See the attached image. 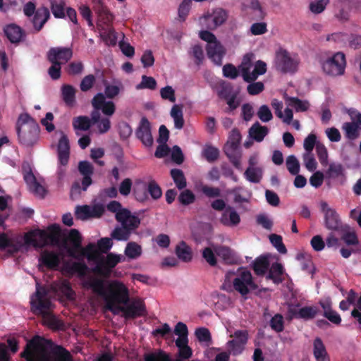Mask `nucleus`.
Wrapping results in <instances>:
<instances>
[{
	"instance_id": "obj_1",
	"label": "nucleus",
	"mask_w": 361,
	"mask_h": 361,
	"mask_svg": "<svg viewBox=\"0 0 361 361\" xmlns=\"http://www.w3.org/2000/svg\"><path fill=\"white\" fill-rule=\"evenodd\" d=\"M83 286L99 296L103 297L109 309L112 310L115 303L127 304L129 300V292L121 282L114 281L106 288L105 281L102 279L90 276L83 283Z\"/></svg>"
},
{
	"instance_id": "obj_2",
	"label": "nucleus",
	"mask_w": 361,
	"mask_h": 361,
	"mask_svg": "<svg viewBox=\"0 0 361 361\" xmlns=\"http://www.w3.org/2000/svg\"><path fill=\"white\" fill-rule=\"evenodd\" d=\"M47 295V290L37 285L35 293L30 298V309L34 314L42 316L46 324L56 328L59 322L51 312L53 305Z\"/></svg>"
},
{
	"instance_id": "obj_3",
	"label": "nucleus",
	"mask_w": 361,
	"mask_h": 361,
	"mask_svg": "<svg viewBox=\"0 0 361 361\" xmlns=\"http://www.w3.org/2000/svg\"><path fill=\"white\" fill-rule=\"evenodd\" d=\"M19 143L25 147L33 146L38 140L39 126L27 113L20 114L16 124Z\"/></svg>"
},
{
	"instance_id": "obj_4",
	"label": "nucleus",
	"mask_w": 361,
	"mask_h": 361,
	"mask_svg": "<svg viewBox=\"0 0 361 361\" xmlns=\"http://www.w3.org/2000/svg\"><path fill=\"white\" fill-rule=\"evenodd\" d=\"M60 234V226L54 224L48 226L47 231L38 229L25 233L24 240L27 245L42 247L49 243L56 244L59 242Z\"/></svg>"
},
{
	"instance_id": "obj_5",
	"label": "nucleus",
	"mask_w": 361,
	"mask_h": 361,
	"mask_svg": "<svg viewBox=\"0 0 361 361\" xmlns=\"http://www.w3.org/2000/svg\"><path fill=\"white\" fill-rule=\"evenodd\" d=\"M93 10L97 15V27L102 33L111 37L114 33V29L112 27L114 20L113 14L109 11L104 4L102 0H92Z\"/></svg>"
},
{
	"instance_id": "obj_6",
	"label": "nucleus",
	"mask_w": 361,
	"mask_h": 361,
	"mask_svg": "<svg viewBox=\"0 0 361 361\" xmlns=\"http://www.w3.org/2000/svg\"><path fill=\"white\" fill-rule=\"evenodd\" d=\"M240 272L237 277L233 281L234 289L245 296L247 295L250 290H255L258 288V286L254 282L252 274L250 271L240 269Z\"/></svg>"
},
{
	"instance_id": "obj_7",
	"label": "nucleus",
	"mask_w": 361,
	"mask_h": 361,
	"mask_svg": "<svg viewBox=\"0 0 361 361\" xmlns=\"http://www.w3.org/2000/svg\"><path fill=\"white\" fill-rule=\"evenodd\" d=\"M345 65V54L337 52L323 62L322 69L329 75L338 76L344 73Z\"/></svg>"
},
{
	"instance_id": "obj_8",
	"label": "nucleus",
	"mask_w": 361,
	"mask_h": 361,
	"mask_svg": "<svg viewBox=\"0 0 361 361\" xmlns=\"http://www.w3.org/2000/svg\"><path fill=\"white\" fill-rule=\"evenodd\" d=\"M320 208L324 216L325 227L329 230H338L341 225V221L337 212L324 201L320 203Z\"/></svg>"
},
{
	"instance_id": "obj_9",
	"label": "nucleus",
	"mask_w": 361,
	"mask_h": 361,
	"mask_svg": "<svg viewBox=\"0 0 361 361\" xmlns=\"http://www.w3.org/2000/svg\"><path fill=\"white\" fill-rule=\"evenodd\" d=\"M72 56V49L64 47H51L47 54V59L49 61L59 63L61 66L68 63Z\"/></svg>"
},
{
	"instance_id": "obj_10",
	"label": "nucleus",
	"mask_w": 361,
	"mask_h": 361,
	"mask_svg": "<svg viewBox=\"0 0 361 361\" xmlns=\"http://www.w3.org/2000/svg\"><path fill=\"white\" fill-rule=\"evenodd\" d=\"M104 212V207L100 204H94L92 207L89 205L77 206L75 208V216L80 220L99 218Z\"/></svg>"
},
{
	"instance_id": "obj_11",
	"label": "nucleus",
	"mask_w": 361,
	"mask_h": 361,
	"mask_svg": "<svg viewBox=\"0 0 361 361\" xmlns=\"http://www.w3.org/2000/svg\"><path fill=\"white\" fill-rule=\"evenodd\" d=\"M278 68L283 73H295L297 71L298 62L292 58L286 50H281L276 55Z\"/></svg>"
},
{
	"instance_id": "obj_12",
	"label": "nucleus",
	"mask_w": 361,
	"mask_h": 361,
	"mask_svg": "<svg viewBox=\"0 0 361 361\" xmlns=\"http://www.w3.org/2000/svg\"><path fill=\"white\" fill-rule=\"evenodd\" d=\"M61 263L60 255L54 252L44 250L39 257V269L42 271L45 267L49 270H57Z\"/></svg>"
},
{
	"instance_id": "obj_13",
	"label": "nucleus",
	"mask_w": 361,
	"mask_h": 361,
	"mask_svg": "<svg viewBox=\"0 0 361 361\" xmlns=\"http://www.w3.org/2000/svg\"><path fill=\"white\" fill-rule=\"evenodd\" d=\"M135 135L143 145L147 147L152 146L154 140L151 133V126L146 117L141 118L139 126L136 129Z\"/></svg>"
},
{
	"instance_id": "obj_14",
	"label": "nucleus",
	"mask_w": 361,
	"mask_h": 361,
	"mask_svg": "<svg viewBox=\"0 0 361 361\" xmlns=\"http://www.w3.org/2000/svg\"><path fill=\"white\" fill-rule=\"evenodd\" d=\"M121 262V256L114 253L107 255L106 259L97 264L93 269L97 273L104 277H109L111 271Z\"/></svg>"
},
{
	"instance_id": "obj_15",
	"label": "nucleus",
	"mask_w": 361,
	"mask_h": 361,
	"mask_svg": "<svg viewBox=\"0 0 361 361\" xmlns=\"http://www.w3.org/2000/svg\"><path fill=\"white\" fill-rule=\"evenodd\" d=\"M39 361H73L68 350L61 345L52 348L49 354H43Z\"/></svg>"
},
{
	"instance_id": "obj_16",
	"label": "nucleus",
	"mask_w": 361,
	"mask_h": 361,
	"mask_svg": "<svg viewBox=\"0 0 361 361\" xmlns=\"http://www.w3.org/2000/svg\"><path fill=\"white\" fill-rule=\"evenodd\" d=\"M207 54L216 65L221 66L222 59L226 54V49L218 40L211 44H207Z\"/></svg>"
},
{
	"instance_id": "obj_17",
	"label": "nucleus",
	"mask_w": 361,
	"mask_h": 361,
	"mask_svg": "<svg viewBox=\"0 0 361 361\" xmlns=\"http://www.w3.org/2000/svg\"><path fill=\"white\" fill-rule=\"evenodd\" d=\"M57 153L59 163L62 166H67L70 158V144L65 134H63L59 140Z\"/></svg>"
},
{
	"instance_id": "obj_18",
	"label": "nucleus",
	"mask_w": 361,
	"mask_h": 361,
	"mask_svg": "<svg viewBox=\"0 0 361 361\" xmlns=\"http://www.w3.org/2000/svg\"><path fill=\"white\" fill-rule=\"evenodd\" d=\"M219 221L226 226L234 227L240 222V216L235 209L228 205L221 214Z\"/></svg>"
},
{
	"instance_id": "obj_19",
	"label": "nucleus",
	"mask_w": 361,
	"mask_h": 361,
	"mask_svg": "<svg viewBox=\"0 0 361 361\" xmlns=\"http://www.w3.org/2000/svg\"><path fill=\"white\" fill-rule=\"evenodd\" d=\"M120 310L123 312L126 318L131 319L142 316L146 312L145 304L140 300L133 302L126 307H121Z\"/></svg>"
},
{
	"instance_id": "obj_20",
	"label": "nucleus",
	"mask_w": 361,
	"mask_h": 361,
	"mask_svg": "<svg viewBox=\"0 0 361 361\" xmlns=\"http://www.w3.org/2000/svg\"><path fill=\"white\" fill-rule=\"evenodd\" d=\"M49 18L50 12L47 7L42 6L38 8L35 13L33 15L32 20L35 30L37 32H39Z\"/></svg>"
},
{
	"instance_id": "obj_21",
	"label": "nucleus",
	"mask_w": 361,
	"mask_h": 361,
	"mask_svg": "<svg viewBox=\"0 0 361 361\" xmlns=\"http://www.w3.org/2000/svg\"><path fill=\"white\" fill-rule=\"evenodd\" d=\"M43 341L40 336H35L27 343L25 349L21 353V356L28 360L32 357L34 352L43 350L44 348Z\"/></svg>"
},
{
	"instance_id": "obj_22",
	"label": "nucleus",
	"mask_w": 361,
	"mask_h": 361,
	"mask_svg": "<svg viewBox=\"0 0 361 361\" xmlns=\"http://www.w3.org/2000/svg\"><path fill=\"white\" fill-rule=\"evenodd\" d=\"M90 116H92L93 125H97L99 133L104 134L110 130L111 123L109 117L102 118L100 111H92Z\"/></svg>"
},
{
	"instance_id": "obj_23",
	"label": "nucleus",
	"mask_w": 361,
	"mask_h": 361,
	"mask_svg": "<svg viewBox=\"0 0 361 361\" xmlns=\"http://www.w3.org/2000/svg\"><path fill=\"white\" fill-rule=\"evenodd\" d=\"M214 252L217 256L221 257L227 264H234L238 262V257L234 252L226 246H217L214 248Z\"/></svg>"
},
{
	"instance_id": "obj_24",
	"label": "nucleus",
	"mask_w": 361,
	"mask_h": 361,
	"mask_svg": "<svg viewBox=\"0 0 361 361\" xmlns=\"http://www.w3.org/2000/svg\"><path fill=\"white\" fill-rule=\"evenodd\" d=\"M4 32L11 43H18L25 35L23 30L15 24H10L4 28Z\"/></svg>"
},
{
	"instance_id": "obj_25",
	"label": "nucleus",
	"mask_w": 361,
	"mask_h": 361,
	"mask_svg": "<svg viewBox=\"0 0 361 361\" xmlns=\"http://www.w3.org/2000/svg\"><path fill=\"white\" fill-rule=\"evenodd\" d=\"M283 274L284 269L283 265L281 263L274 262L269 270L267 279L271 280L276 284H279L284 280L283 277Z\"/></svg>"
},
{
	"instance_id": "obj_26",
	"label": "nucleus",
	"mask_w": 361,
	"mask_h": 361,
	"mask_svg": "<svg viewBox=\"0 0 361 361\" xmlns=\"http://www.w3.org/2000/svg\"><path fill=\"white\" fill-rule=\"evenodd\" d=\"M61 97L66 106L73 107L75 104L76 90L68 84L63 85L61 88Z\"/></svg>"
},
{
	"instance_id": "obj_27",
	"label": "nucleus",
	"mask_w": 361,
	"mask_h": 361,
	"mask_svg": "<svg viewBox=\"0 0 361 361\" xmlns=\"http://www.w3.org/2000/svg\"><path fill=\"white\" fill-rule=\"evenodd\" d=\"M313 353L317 361H330L326 348L319 337L316 338L313 343Z\"/></svg>"
},
{
	"instance_id": "obj_28",
	"label": "nucleus",
	"mask_w": 361,
	"mask_h": 361,
	"mask_svg": "<svg viewBox=\"0 0 361 361\" xmlns=\"http://www.w3.org/2000/svg\"><path fill=\"white\" fill-rule=\"evenodd\" d=\"M268 133V128L261 126L258 121L255 122L249 129L250 137L257 142H262Z\"/></svg>"
},
{
	"instance_id": "obj_29",
	"label": "nucleus",
	"mask_w": 361,
	"mask_h": 361,
	"mask_svg": "<svg viewBox=\"0 0 361 361\" xmlns=\"http://www.w3.org/2000/svg\"><path fill=\"white\" fill-rule=\"evenodd\" d=\"M176 254L178 259L184 262L192 260V252L190 246L184 241H181L176 247Z\"/></svg>"
},
{
	"instance_id": "obj_30",
	"label": "nucleus",
	"mask_w": 361,
	"mask_h": 361,
	"mask_svg": "<svg viewBox=\"0 0 361 361\" xmlns=\"http://www.w3.org/2000/svg\"><path fill=\"white\" fill-rule=\"evenodd\" d=\"M269 267V261L267 257L261 255L255 259L252 263V269L257 276H263Z\"/></svg>"
},
{
	"instance_id": "obj_31",
	"label": "nucleus",
	"mask_w": 361,
	"mask_h": 361,
	"mask_svg": "<svg viewBox=\"0 0 361 361\" xmlns=\"http://www.w3.org/2000/svg\"><path fill=\"white\" fill-rule=\"evenodd\" d=\"M345 137L348 140H355L360 135L361 126L352 122H346L343 125Z\"/></svg>"
},
{
	"instance_id": "obj_32",
	"label": "nucleus",
	"mask_w": 361,
	"mask_h": 361,
	"mask_svg": "<svg viewBox=\"0 0 361 361\" xmlns=\"http://www.w3.org/2000/svg\"><path fill=\"white\" fill-rule=\"evenodd\" d=\"M92 125V116H91L90 118L87 116H79L75 117L73 120V126L75 130L86 131L88 130Z\"/></svg>"
},
{
	"instance_id": "obj_33",
	"label": "nucleus",
	"mask_w": 361,
	"mask_h": 361,
	"mask_svg": "<svg viewBox=\"0 0 361 361\" xmlns=\"http://www.w3.org/2000/svg\"><path fill=\"white\" fill-rule=\"evenodd\" d=\"M245 11L247 14H251L252 13H255V16L250 18L252 20H262L265 16V13H264L258 0H251L249 6H247Z\"/></svg>"
},
{
	"instance_id": "obj_34",
	"label": "nucleus",
	"mask_w": 361,
	"mask_h": 361,
	"mask_svg": "<svg viewBox=\"0 0 361 361\" xmlns=\"http://www.w3.org/2000/svg\"><path fill=\"white\" fill-rule=\"evenodd\" d=\"M20 246L13 243V240L10 239L5 233L0 234V250H6L11 255L18 252Z\"/></svg>"
},
{
	"instance_id": "obj_35",
	"label": "nucleus",
	"mask_w": 361,
	"mask_h": 361,
	"mask_svg": "<svg viewBox=\"0 0 361 361\" xmlns=\"http://www.w3.org/2000/svg\"><path fill=\"white\" fill-rule=\"evenodd\" d=\"M52 14L56 18H63L65 13V1L64 0H49Z\"/></svg>"
},
{
	"instance_id": "obj_36",
	"label": "nucleus",
	"mask_w": 361,
	"mask_h": 361,
	"mask_svg": "<svg viewBox=\"0 0 361 361\" xmlns=\"http://www.w3.org/2000/svg\"><path fill=\"white\" fill-rule=\"evenodd\" d=\"M263 170L260 167H248L245 173V178L250 182L258 183L262 178Z\"/></svg>"
},
{
	"instance_id": "obj_37",
	"label": "nucleus",
	"mask_w": 361,
	"mask_h": 361,
	"mask_svg": "<svg viewBox=\"0 0 361 361\" xmlns=\"http://www.w3.org/2000/svg\"><path fill=\"white\" fill-rule=\"evenodd\" d=\"M171 116L173 118L175 128L182 129L185 123L182 106L178 104L173 105L171 110Z\"/></svg>"
},
{
	"instance_id": "obj_38",
	"label": "nucleus",
	"mask_w": 361,
	"mask_h": 361,
	"mask_svg": "<svg viewBox=\"0 0 361 361\" xmlns=\"http://www.w3.org/2000/svg\"><path fill=\"white\" fill-rule=\"evenodd\" d=\"M56 291L69 300L75 299V293L71 288L70 283L66 280H63L56 286Z\"/></svg>"
},
{
	"instance_id": "obj_39",
	"label": "nucleus",
	"mask_w": 361,
	"mask_h": 361,
	"mask_svg": "<svg viewBox=\"0 0 361 361\" xmlns=\"http://www.w3.org/2000/svg\"><path fill=\"white\" fill-rule=\"evenodd\" d=\"M214 27H217L223 25L228 18V12L221 8L214 9L211 15Z\"/></svg>"
},
{
	"instance_id": "obj_40",
	"label": "nucleus",
	"mask_w": 361,
	"mask_h": 361,
	"mask_svg": "<svg viewBox=\"0 0 361 361\" xmlns=\"http://www.w3.org/2000/svg\"><path fill=\"white\" fill-rule=\"evenodd\" d=\"M170 174L178 190H183L186 187V178L182 170L173 169L171 170Z\"/></svg>"
},
{
	"instance_id": "obj_41",
	"label": "nucleus",
	"mask_w": 361,
	"mask_h": 361,
	"mask_svg": "<svg viewBox=\"0 0 361 361\" xmlns=\"http://www.w3.org/2000/svg\"><path fill=\"white\" fill-rule=\"evenodd\" d=\"M326 175L329 178H337L344 175V168L341 163L332 162L329 165Z\"/></svg>"
},
{
	"instance_id": "obj_42",
	"label": "nucleus",
	"mask_w": 361,
	"mask_h": 361,
	"mask_svg": "<svg viewBox=\"0 0 361 361\" xmlns=\"http://www.w3.org/2000/svg\"><path fill=\"white\" fill-rule=\"evenodd\" d=\"M319 310L316 306H305L298 310L299 319L310 320L314 319Z\"/></svg>"
},
{
	"instance_id": "obj_43",
	"label": "nucleus",
	"mask_w": 361,
	"mask_h": 361,
	"mask_svg": "<svg viewBox=\"0 0 361 361\" xmlns=\"http://www.w3.org/2000/svg\"><path fill=\"white\" fill-rule=\"evenodd\" d=\"M288 105L294 108L297 112L306 111L309 107L310 104L307 101H303L298 97H290L287 99Z\"/></svg>"
},
{
	"instance_id": "obj_44",
	"label": "nucleus",
	"mask_w": 361,
	"mask_h": 361,
	"mask_svg": "<svg viewBox=\"0 0 361 361\" xmlns=\"http://www.w3.org/2000/svg\"><path fill=\"white\" fill-rule=\"evenodd\" d=\"M125 255L130 259H136L142 254V247L135 242H129L124 251Z\"/></svg>"
},
{
	"instance_id": "obj_45",
	"label": "nucleus",
	"mask_w": 361,
	"mask_h": 361,
	"mask_svg": "<svg viewBox=\"0 0 361 361\" xmlns=\"http://www.w3.org/2000/svg\"><path fill=\"white\" fill-rule=\"evenodd\" d=\"M241 140V135L237 128H233L228 137L227 145L224 149H238Z\"/></svg>"
},
{
	"instance_id": "obj_46",
	"label": "nucleus",
	"mask_w": 361,
	"mask_h": 361,
	"mask_svg": "<svg viewBox=\"0 0 361 361\" xmlns=\"http://www.w3.org/2000/svg\"><path fill=\"white\" fill-rule=\"evenodd\" d=\"M130 233L126 226L116 227L111 232V236L116 240L126 241L130 238Z\"/></svg>"
},
{
	"instance_id": "obj_47",
	"label": "nucleus",
	"mask_w": 361,
	"mask_h": 361,
	"mask_svg": "<svg viewBox=\"0 0 361 361\" xmlns=\"http://www.w3.org/2000/svg\"><path fill=\"white\" fill-rule=\"evenodd\" d=\"M250 64L241 65L240 66L243 80L247 82H255L259 75L255 70L250 72Z\"/></svg>"
},
{
	"instance_id": "obj_48",
	"label": "nucleus",
	"mask_w": 361,
	"mask_h": 361,
	"mask_svg": "<svg viewBox=\"0 0 361 361\" xmlns=\"http://www.w3.org/2000/svg\"><path fill=\"white\" fill-rule=\"evenodd\" d=\"M147 192L154 200L159 199L162 196L161 188L154 180H151L147 183Z\"/></svg>"
},
{
	"instance_id": "obj_49",
	"label": "nucleus",
	"mask_w": 361,
	"mask_h": 361,
	"mask_svg": "<svg viewBox=\"0 0 361 361\" xmlns=\"http://www.w3.org/2000/svg\"><path fill=\"white\" fill-rule=\"evenodd\" d=\"M224 152L232 164L238 170L241 169L240 154L238 149H224Z\"/></svg>"
},
{
	"instance_id": "obj_50",
	"label": "nucleus",
	"mask_w": 361,
	"mask_h": 361,
	"mask_svg": "<svg viewBox=\"0 0 361 361\" xmlns=\"http://www.w3.org/2000/svg\"><path fill=\"white\" fill-rule=\"evenodd\" d=\"M202 155L208 162L212 163L218 159L219 150L212 145H206L202 151Z\"/></svg>"
},
{
	"instance_id": "obj_51",
	"label": "nucleus",
	"mask_w": 361,
	"mask_h": 361,
	"mask_svg": "<svg viewBox=\"0 0 361 361\" xmlns=\"http://www.w3.org/2000/svg\"><path fill=\"white\" fill-rule=\"evenodd\" d=\"M271 329L276 333H281L284 330V319L281 314H276L269 322Z\"/></svg>"
},
{
	"instance_id": "obj_52",
	"label": "nucleus",
	"mask_w": 361,
	"mask_h": 361,
	"mask_svg": "<svg viewBox=\"0 0 361 361\" xmlns=\"http://www.w3.org/2000/svg\"><path fill=\"white\" fill-rule=\"evenodd\" d=\"M286 165L291 175H297L300 172V163L295 155H289L286 158Z\"/></svg>"
},
{
	"instance_id": "obj_53",
	"label": "nucleus",
	"mask_w": 361,
	"mask_h": 361,
	"mask_svg": "<svg viewBox=\"0 0 361 361\" xmlns=\"http://www.w3.org/2000/svg\"><path fill=\"white\" fill-rule=\"evenodd\" d=\"M69 271L73 274H77L79 276H85L87 272L88 267L85 262H75L68 267Z\"/></svg>"
},
{
	"instance_id": "obj_54",
	"label": "nucleus",
	"mask_w": 361,
	"mask_h": 361,
	"mask_svg": "<svg viewBox=\"0 0 361 361\" xmlns=\"http://www.w3.org/2000/svg\"><path fill=\"white\" fill-rule=\"evenodd\" d=\"M192 6V0H183L178 9L180 20L185 21L189 14Z\"/></svg>"
},
{
	"instance_id": "obj_55",
	"label": "nucleus",
	"mask_w": 361,
	"mask_h": 361,
	"mask_svg": "<svg viewBox=\"0 0 361 361\" xmlns=\"http://www.w3.org/2000/svg\"><path fill=\"white\" fill-rule=\"evenodd\" d=\"M67 240L72 244L75 250L81 249L82 238L78 230L71 229L67 237Z\"/></svg>"
},
{
	"instance_id": "obj_56",
	"label": "nucleus",
	"mask_w": 361,
	"mask_h": 361,
	"mask_svg": "<svg viewBox=\"0 0 361 361\" xmlns=\"http://www.w3.org/2000/svg\"><path fill=\"white\" fill-rule=\"evenodd\" d=\"M316 152L320 164L323 166H326L328 164V152L325 145L323 143L318 142Z\"/></svg>"
},
{
	"instance_id": "obj_57",
	"label": "nucleus",
	"mask_w": 361,
	"mask_h": 361,
	"mask_svg": "<svg viewBox=\"0 0 361 361\" xmlns=\"http://www.w3.org/2000/svg\"><path fill=\"white\" fill-rule=\"evenodd\" d=\"M269 240L273 246L281 254H286L287 249L283 243L282 237L277 234H271Z\"/></svg>"
},
{
	"instance_id": "obj_58",
	"label": "nucleus",
	"mask_w": 361,
	"mask_h": 361,
	"mask_svg": "<svg viewBox=\"0 0 361 361\" xmlns=\"http://www.w3.org/2000/svg\"><path fill=\"white\" fill-rule=\"evenodd\" d=\"M145 361H171L169 356L163 350L158 353H147L144 355Z\"/></svg>"
},
{
	"instance_id": "obj_59",
	"label": "nucleus",
	"mask_w": 361,
	"mask_h": 361,
	"mask_svg": "<svg viewBox=\"0 0 361 361\" xmlns=\"http://www.w3.org/2000/svg\"><path fill=\"white\" fill-rule=\"evenodd\" d=\"M235 93L231 83H223L218 90V96L224 100L228 99Z\"/></svg>"
},
{
	"instance_id": "obj_60",
	"label": "nucleus",
	"mask_w": 361,
	"mask_h": 361,
	"mask_svg": "<svg viewBox=\"0 0 361 361\" xmlns=\"http://www.w3.org/2000/svg\"><path fill=\"white\" fill-rule=\"evenodd\" d=\"M157 87V81L155 79L150 76L142 75V81L137 85L136 89H149L154 90Z\"/></svg>"
},
{
	"instance_id": "obj_61",
	"label": "nucleus",
	"mask_w": 361,
	"mask_h": 361,
	"mask_svg": "<svg viewBox=\"0 0 361 361\" xmlns=\"http://www.w3.org/2000/svg\"><path fill=\"white\" fill-rule=\"evenodd\" d=\"M319 141H317V136L314 133L309 134L304 140L303 147L305 153H312V150L317 148V145Z\"/></svg>"
},
{
	"instance_id": "obj_62",
	"label": "nucleus",
	"mask_w": 361,
	"mask_h": 361,
	"mask_svg": "<svg viewBox=\"0 0 361 361\" xmlns=\"http://www.w3.org/2000/svg\"><path fill=\"white\" fill-rule=\"evenodd\" d=\"M330 0H315L310 4V10L314 14L321 13L324 11Z\"/></svg>"
},
{
	"instance_id": "obj_63",
	"label": "nucleus",
	"mask_w": 361,
	"mask_h": 361,
	"mask_svg": "<svg viewBox=\"0 0 361 361\" xmlns=\"http://www.w3.org/2000/svg\"><path fill=\"white\" fill-rule=\"evenodd\" d=\"M195 200V196L194 193L188 189L181 192L178 196V201L183 205H189L192 204Z\"/></svg>"
},
{
	"instance_id": "obj_64",
	"label": "nucleus",
	"mask_w": 361,
	"mask_h": 361,
	"mask_svg": "<svg viewBox=\"0 0 361 361\" xmlns=\"http://www.w3.org/2000/svg\"><path fill=\"white\" fill-rule=\"evenodd\" d=\"M258 118L262 122H269L273 118L272 113L267 105H262L257 113Z\"/></svg>"
}]
</instances>
